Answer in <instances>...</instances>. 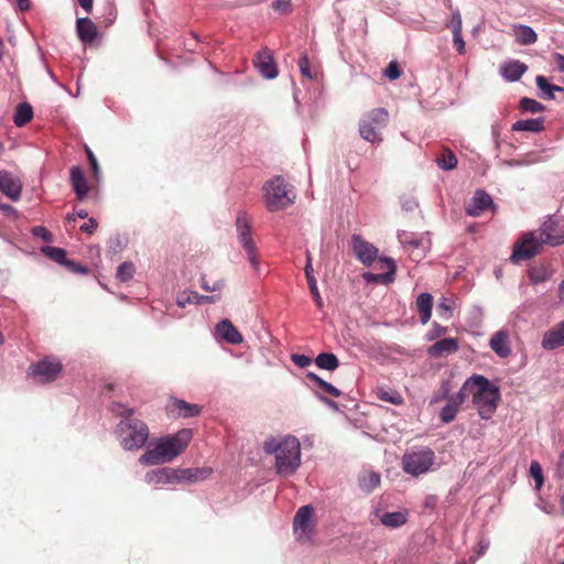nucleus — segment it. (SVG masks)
I'll use <instances>...</instances> for the list:
<instances>
[{
  "label": "nucleus",
  "instance_id": "59",
  "mask_svg": "<svg viewBox=\"0 0 564 564\" xmlns=\"http://www.w3.org/2000/svg\"><path fill=\"white\" fill-rule=\"evenodd\" d=\"M556 473L561 477L564 476V451L560 454L558 462L556 465Z\"/></svg>",
  "mask_w": 564,
  "mask_h": 564
},
{
  "label": "nucleus",
  "instance_id": "52",
  "mask_svg": "<svg viewBox=\"0 0 564 564\" xmlns=\"http://www.w3.org/2000/svg\"><path fill=\"white\" fill-rule=\"evenodd\" d=\"M32 232L35 236L41 237L44 241L50 242L52 240L51 232L46 228H44V227H41V226L34 227L32 229Z\"/></svg>",
  "mask_w": 564,
  "mask_h": 564
},
{
  "label": "nucleus",
  "instance_id": "31",
  "mask_svg": "<svg viewBox=\"0 0 564 564\" xmlns=\"http://www.w3.org/2000/svg\"><path fill=\"white\" fill-rule=\"evenodd\" d=\"M408 521L406 511L387 512L382 516L381 522L386 527L398 528L403 525Z\"/></svg>",
  "mask_w": 564,
  "mask_h": 564
},
{
  "label": "nucleus",
  "instance_id": "61",
  "mask_svg": "<svg viewBox=\"0 0 564 564\" xmlns=\"http://www.w3.org/2000/svg\"><path fill=\"white\" fill-rule=\"evenodd\" d=\"M79 6L87 12L90 13L93 11V2L94 0H77Z\"/></svg>",
  "mask_w": 564,
  "mask_h": 564
},
{
  "label": "nucleus",
  "instance_id": "5",
  "mask_svg": "<svg viewBox=\"0 0 564 564\" xmlns=\"http://www.w3.org/2000/svg\"><path fill=\"white\" fill-rule=\"evenodd\" d=\"M389 120V111L383 107L366 111L358 123L360 138L372 144H380L383 141L382 131L387 128Z\"/></svg>",
  "mask_w": 564,
  "mask_h": 564
},
{
  "label": "nucleus",
  "instance_id": "64",
  "mask_svg": "<svg viewBox=\"0 0 564 564\" xmlns=\"http://www.w3.org/2000/svg\"><path fill=\"white\" fill-rule=\"evenodd\" d=\"M560 490H561L560 506H561L562 514H564V488L561 487Z\"/></svg>",
  "mask_w": 564,
  "mask_h": 564
},
{
  "label": "nucleus",
  "instance_id": "35",
  "mask_svg": "<svg viewBox=\"0 0 564 564\" xmlns=\"http://www.w3.org/2000/svg\"><path fill=\"white\" fill-rule=\"evenodd\" d=\"M42 252L51 260L65 265L67 259L66 251L63 248L46 246L43 247Z\"/></svg>",
  "mask_w": 564,
  "mask_h": 564
},
{
  "label": "nucleus",
  "instance_id": "29",
  "mask_svg": "<svg viewBox=\"0 0 564 564\" xmlns=\"http://www.w3.org/2000/svg\"><path fill=\"white\" fill-rule=\"evenodd\" d=\"M511 129L512 131L541 132L544 130V118L518 120Z\"/></svg>",
  "mask_w": 564,
  "mask_h": 564
},
{
  "label": "nucleus",
  "instance_id": "36",
  "mask_svg": "<svg viewBox=\"0 0 564 564\" xmlns=\"http://www.w3.org/2000/svg\"><path fill=\"white\" fill-rule=\"evenodd\" d=\"M212 473L209 468H187L182 470V479L198 481L207 478Z\"/></svg>",
  "mask_w": 564,
  "mask_h": 564
},
{
  "label": "nucleus",
  "instance_id": "62",
  "mask_svg": "<svg viewBox=\"0 0 564 564\" xmlns=\"http://www.w3.org/2000/svg\"><path fill=\"white\" fill-rule=\"evenodd\" d=\"M194 297L197 299L198 303H213V302H215V297L214 296L198 295V293H194Z\"/></svg>",
  "mask_w": 564,
  "mask_h": 564
},
{
  "label": "nucleus",
  "instance_id": "38",
  "mask_svg": "<svg viewBox=\"0 0 564 564\" xmlns=\"http://www.w3.org/2000/svg\"><path fill=\"white\" fill-rule=\"evenodd\" d=\"M307 377L317 383V386L319 387V389H322L324 392L330 394L332 397L334 398H339L341 395V392L339 391V389H337L336 387H334L333 384H330L329 382L323 380L322 378H319L317 375L313 373V372H310L307 375Z\"/></svg>",
  "mask_w": 564,
  "mask_h": 564
},
{
  "label": "nucleus",
  "instance_id": "54",
  "mask_svg": "<svg viewBox=\"0 0 564 564\" xmlns=\"http://www.w3.org/2000/svg\"><path fill=\"white\" fill-rule=\"evenodd\" d=\"M224 283L220 282V281H217L215 282L213 285H210L208 283V281L203 276L202 278V283H200V286L202 289H204L206 292H215V291H218L223 288Z\"/></svg>",
  "mask_w": 564,
  "mask_h": 564
},
{
  "label": "nucleus",
  "instance_id": "33",
  "mask_svg": "<svg viewBox=\"0 0 564 564\" xmlns=\"http://www.w3.org/2000/svg\"><path fill=\"white\" fill-rule=\"evenodd\" d=\"M380 485V475L375 471H366L359 477V486L364 491L370 492Z\"/></svg>",
  "mask_w": 564,
  "mask_h": 564
},
{
  "label": "nucleus",
  "instance_id": "4",
  "mask_svg": "<svg viewBox=\"0 0 564 564\" xmlns=\"http://www.w3.org/2000/svg\"><path fill=\"white\" fill-rule=\"evenodd\" d=\"M463 391H468L473 395V403L479 415L488 420L496 412L500 392L498 387L492 384L487 378L480 375H474L463 384Z\"/></svg>",
  "mask_w": 564,
  "mask_h": 564
},
{
  "label": "nucleus",
  "instance_id": "9",
  "mask_svg": "<svg viewBox=\"0 0 564 564\" xmlns=\"http://www.w3.org/2000/svg\"><path fill=\"white\" fill-rule=\"evenodd\" d=\"M238 238L248 254L251 265L258 269L257 247L251 236L250 221L246 212H239L236 219Z\"/></svg>",
  "mask_w": 564,
  "mask_h": 564
},
{
  "label": "nucleus",
  "instance_id": "30",
  "mask_svg": "<svg viewBox=\"0 0 564 564\" xmlns=\"http://www.w3.org/2000/svg\"><path fill=\"white\" fill-rule=\"evenodd\" d=\"M312 272H313L312 260H311L310 253H307V263L305 265V275H306L308 288H310L311 294L314 299V302L316 303L317 307H322L323 301H322L321 294L317 289L316 279L313 276Z\"/></svg>",
  "mask_w": 564,
  "mask_h": 564
},
{
  "label": "nucleus",
  "instance_id": "19",
  "mask_svg": "<svg viewBox=\"0 0 564 564\" xmlns=\"http://www.w3.org/2000/svg\"><path fill=\"white\" fill-rule=\"evenodd\" d=\"M22 186L11 173L0 171V191L10 197L12 200H18L21 195Z\"/></svg>",
  "mask_w": 564,
  "mask_h": 564
},
{
  "label": "nucleus",
  "instance_id": "25",
  "mask_svg": "<svg viewBox=\"0 0 564 564\" xmlns=\"http://www.w3.org/2000/svg\"><path fill=\"white\" fill-rule=\"evenodd\" d=\"M508 339V333L505 330H499L491 336L489 346L499 357L506 358L511 352Z\"/></svg>",
  "mask_w": 564,
  "mask_h": 564
},
{
  "label": "nucleus",
  "instance_id": "17",
  "mask_svg": "<svg viewBox=\"0 0 564 564\" xmlns=\"http://www.w3.org/2000/svg\"><path fill=\"white\" fill-rule=\"evenodd\" d=\"M253 63L263 77L268 79H273L278 76L276 65L274 63L271 52L268 48H264L261 52H259Z\"/></svg>",
  "mask_w": 564,
  "mask_h": 564
},
{
  "label": "nucleus",
  "instance_id": "45",
  "mask_svg": "<svg viewBox=\"0 0 564 564\" xmlns=\"http://www.w3.org/2000/svg\"><path fill=\"white\" fill-rule=\"evenodd\" d=\"M85 152L87 154V159L89 161L93 175L98 181L100 177V167L97 162V159H96L95 154L93 153V151L88 147H86Z\"/></svg>",
  "mask_w": 564,
  "mask_h": 564
},
{
  "label": "nucleus",
  "instance_id": "14",
  "mask_svg": "<svg viewBox=\"0 0 564 564\" xmlns=\"http://www.w3.org/2000/svg\"><path fill=\"white\" fill-rule=\"evenodd\" d=\"M314 513V509L312 506L306 505L301 507L293 520V529L294 532H300L301 535H305L308 538L311 533L313 532V525H312V517Z\"/></svg>",
  "mask_w": 564,
  "mask_h": 564
},
{
  "label": "nucleus",
  "instance_id": "16",
  "mask_svg": "<svg viewBox=\"0 0 564 564\" xmlns=\"http://www.w3.org/2000/svg\"><path fill=\"white\" fill-rule=\"evenodd\" d=\"M379 262H380V267L387 271L384 273L366 272L362 274L364 279L368 283L387 284V283L392 282L394 279V273H395V269H397L394 261L389 258H380Z\"/></svg>",
  "mask_w": 564,
  "mask_h": 564
},
{
  "label": "nucleus",
  "instance_id": "34",
  "mask_svg": "<svg viewBox=\"0 0 564 564\" xmlns=\"http://www.w3.org/2000/svg\"><path fill=\"white\" fill-rule=\"evenodd\" d=\"M315 364L321 369L330 370V371L337 369L339 366L338 358L332 352L319 354L315 359Z\"/></svg>",
  "mask_w": 564,
  "mask_h": 564
},
{
  "label": "nucleus",
  "instance_id": "3",
  "mask_svg": "<svg viewBox=\"0 0 564 564\" xmlns=\"http://www.w3.org/2000/svg\"><path fill=\"white\" fill-rule=\"evenodd\" d=\"M110 410L122 417L117 425V435L119 437L120 445L126 451H137L142 448L150 436L148 425L143 421L133 417V409L126 408L120 403H112Z\"/></svg>",
  "mask_w": 564,
  "mask_h": 564
},
{
  "label": "nucleus",
  "instance_id": "24",
  "mask_svg": "<svg viewBox=\"0 0 564 564\" xmlns=\"http://www.w3.org/2000/svg\"><path fill=\"white\" fill-rule=\"evenodd\" d=\"M458 350V341L455 338H443L429 348L432 357L440 358L445 355L453 354Z\"/></svg>",
  "mask_w": 564,
  "mask_h": 564
},
{
  "label": "nucleus",
  "instance_id": "44",
  "mask_svg": "<svg viewBox=\"0 0 564 564\" xmlns=\"http://www.w3.org/2000/svg\"><path fill=\"white\" fill-rule=\"evenodd\" d=\"M402 75V70L395 61H391L387 68L384 69V76L389 78L390 80H395L400 78Z\"/></svg>",
  "mask_w": 564,
  "mask_h": 564
},
{
  "label": "nucleus",
  "instance_id": "48",
  "mask_svg": "<svg viewBox=\"0 0 564 564\" xmlns=\"http://www.w3.org/2000/svg\"><path fill=\"white\" fill-rule=\"evenodd\" d=\"M64 267L74 273L86 274L88 272V269L85 265H83L80 263H76L73 260H67Z\"/></svg>",
  "mask_w": 564,
  "mask_h": 564
},
{
  "label": "nucleus",
  "instance_id": "51",
  "mask_svg": "<svg viewBox=\"0 0 564 564\" xmlns=\"http://www.w3.org/2000/svg\"><path fill=\"white\" fill-rule=\"evenodd\" d=\"M98 227V223L95 218H89L87 223L80 226V231L88 235H93Z\"/></svg>",
  "mask_w": 564,
  "mask_h": 564
},
{
  "label": "nucleus",
  "instance_id": "41",
  "mask_svg": "<svg viewBox=\"0 0 564 564\" xmlns=\"http://www.w3.org/2000/svg\"><path fill=\"white\" fill-rule=\"evenodd\" d=\"M134 265L132 262H123L118 267L117 278L122 282L129 281L134 274Z\"/></svg>",
  "mask_w": 564,
  "mask_h": 564
},
{
  "label": "nucleus",
  "instance_id": "58",
  "mask_svg": "<svg viewBox=\"0 0 564 564\" xmlns=\"http://www.w3.org/2000/svg\"><path fill=\"white\" fill-rule=\"evenodd\" d=\"M291 6V0H274L273 8L280 11H288Z\"/></svg>",
  "mask_w": 564,
  "mask_h": 564
},
{
  "label": "nucleus",
  "instance_id": "46",
  "mask_svg": "<svg viewBox=\"0 0 564 564\" xmlns=\"http://www.w3.org/2000/svg\"><path fill=\"white\" fill-rule=\"evenodd\" d=\"M447 26L452 30L453 33L462 32L463 26H462V18H460L459 12H456L452 15V19L448 22Z\"/></svg>",
  "mask_w": 564,
  "mask_h": 564
},
{
  "label": "nucleus",
  "instance_id": "2",
  "mask_svg": "<svg viewBox=\"0 0 564 564\" xmlns=\"http://www.w3.org/2000/svg\"><path fill=\"white\" fill-rule=\"evenodd\" d=\"M263 452L267 455H274L276 474L282 477L293 475L301 466V444L295 436H271L264 441Z\"/></svg>",
  "mask_w": 564,
  "mask_h": 564
},
{
  "label": "nucleus",
  "instance_id": "60",
  "mask_svg": "<svg viewBox=\"0 0 564 564\" xmlns=\"http://www.w3.org/2000/svg\"><path fill=\"white\" fill-rule=\"evenodd\" d=\"M553 57L558 70L564 73V55L555 53Z\"/></svg>",
  "mask_w": 564,
  "mask_h": 564
},
{
  "label": "nucleus",
  "instance_id": "18",
  "mask_svg": "<svg viewBox=\"0 0 564 564\" xmlns=\"http://www.w3.org/2000/svg\"><path fill=\"white\" fill-rule=\"evenodd\" d=\"M202 409L203 408L198 404L188 403L177 398L172 399L167 405L169 413L176 414V416L184 419L198 416Z\"/></svg>",
  "mask_w": 564,
  "mask_h": 564
},
{
  "label": "nucleus",
  "instance_id": "55",
  "mask_svg": "<svg viewBox=\"0 0 564 564\" xmlns=\"http://www.w3.org/2000/svg\"><path fill=\"white\" fill-rule=\"evenodd\" d=\"M453 42H454V45L457 50V52L459 54H464L465 53V42L463 40V34L462 32H458V33H453Z\"/></svg>",
  "mask_w": 564,
  "mask_h": 564
},
{
  "label": "nucleus",
  "instance_id": "42",
  "mask_svg": "<svg viewBox=\"0 0 564 564\" xmlns=\"http://www.w3.org/2000/svg\"><path fill=\"white\" fill-rule=\"evenodd\" d=\"M530 474L533 477L535 481L536 489H540L543 485L544 478H543V471L542 467L538 462H532L530 465Z\"/></svg>",
  "mask_w": 564,
  "mask_h": 564
},
{
  "label": "nucleus",
  "instance_id": "21",
  "mask_svg": "<svg viewBox=\"0 0 564 564\" xmlns=\"http://www.w3.org/2000/svg\"><path fill=\"white\" fill-rule=\"evenodd\" d=\"M76 31L79 40L85 44L93 43L98 35L97 26L89 18H78Z\"/></svg>",
  "mask_w": 564,
  "mask_h": 564
},
{
  "label": "nucleus",
  "instance_id": "43",
  "mask_svg": "<svg viewBox=\"0 0 564 564\" xmlns=\"http://www.w3.org/2000/svg\"><path fill=\"white\" fill-rule=\"evenodd\" d=\"M535 83L539 89L543 91L544 99H554V95L551 94L552 85L547 82V79L544 76H536Z\"/></svg>",
  "mask_w": 564,
  "mask_h": 564
},
{
  "label": "nucleus",
  "instance_id": "7",
  "mask_svg": "<svg viewBox=\"0 0 564 564\" xmlns=\"http://www.w3.org/2000/svg\"><path fill=\"white\" fill-rule=\"evenodd\" d=\"M435 460V453L430 447H420L408 451L402 456L403 470L412 476L427 473Z\"/></svg>",
  "mask_w": 564,
  "mask_h": 564
},
{
  "label": "nucleus",
  "instance_id": "39",
  "mask_svg": "<svg viewBox=\"0 0 564 564\" xmlns=\"http://www.w3.org/2000/svg\"><path fill=\"white\" fill-rule=\"evenodd\" d=\"M519 108L522 111L531 112V113H539L545 110V106L535 99L523 97L521 98L519 102Z\"/></svg>",
  "mask_w": 564,
  "mask_h": 564
},
{
  "label": "nucleus",
  "instance_id": "8",
  "mask_svg": "<svg viewBox=\"0 0 564 564\" xmlns=\"http://www.w3.org/2000/svg\"><path fill=\"white\" fill-rule=\"evenodd\" d=\"M63 371V364L55 357H46L34 362L29 368V375L39 383H50L58 379Z\"/></svg>",
  "mask_w": 564,
  "mask_h": 564
},
{
  "label": "nucleus",
  "instance_id": "53",
  "mask_svg": "<svg viewBox=\"0 0 564 564\" xmlns=\"http://www.w3.org/2000/svg\"><path fill=\"white\" fill-rule=\"evenodd\" d=\"M529 275H530L531 282L534 284L544 282L547 278L546 273L544 271H539V270H531Z\"/></svg>",
  "mask_w": 564,
  "mask_h": 564
},
{
  "label": "nucleus",
  "instance_id": "1",
  "mask_svg": "<svg viewBox=\"0 0 564 564\" xmlns=\"http://www.w3.org/2000/svg\"><path fill=\"white\" fill-rule=\"evenodd\" d=\"M192 438L191 429H183L173 435L161 437L152 446H148L139 462L145 466L170 463L187 448Z\"/></svg>",
  "mask_w": 564,
  "mask_h": 564
},
{
  "label": "nucleus",
  "instance_id": "56",
  "mask_svg": "<svg viewBox=\"0 0 564 564\" xmlns=\"http://www.w3.org/2000/svg\"><path fill=\"white\" fill-rule=\"evenodd\" d=\"M399 240L403 245H410L415 248L419 247V245H420L419 240H414V239L410 238L409 235L405 232L399 235Z\"/></svg>",
  "mask_w": 564,
  "mask_h": 564
},
{
  "label": "nucleus",
  "instance_id": "57",
  "mask_svg": "<svg viewBox=\"0 0 564 564\" xmlns=\"http://www.w3.org/2000/svg\"><path fill=\"white\" fill-rule=\"evenodd\" d=\"M76 217L82 218V219L87 218L88 217V213L85 209H78L76 212V214H68L66 216V220L68 223H75L76 221Z\"/></svg>",
  "mask_w": 564,
  "mask_h": 564
},
{
  "label": "nucleus",
  "instance_id": "22",
  "mask_svg": "<svg viewBox=\"0 0 564 564\" xmlns=\"http://www.w3.org/2000/svg\"><path fill=\"white\" fill-rule=\"evenodd\" d=\"M69 178L77 199L83 200L89 192V186L83 170L79 166H73L70 169Z\"/></svg>",
  "mask_w": 564,
  "mask_h": 564
},
{
  "label": "nucleus",
  "instance_id": "11",
  "mask_svg": "<svg viewBox=\"0 0 564 564\" xmlns=\"http://www.w3.org/2000/svg\"><path fill=\"white\" fill-rule=\"evenodd\" d=\"M536 232L544 245L560 246L564 242V219L552 216L542 224Z\"/></svg>",
  "mask_w": 564,
  "mask_h": 564
},
{
  "label": "nucleus",
  "instance_id": "37",
  "mask_svg": "<svg viewBox=\"0 0 564 564\" xmlns=\"http://www.w3.org/2000/svg\"><path fill=\"white\" fill-rule=\"evenodd\" d=\"M438 166L445 171H451L457 165V158L451 150H444L436 159Z\"/></svg>",
  "mask_w": 564,
  "mask_h": 564
},
{
  "label": "nucleus",
  "instance_id": "49",
  "mask_svg": "<svg viewBox=\"0 0 564 564\" xmlns=\"http://www.w3.org/2000/svg\"><path fill=\"white\" fill-rule=\"evenodd\" d=\"M379 398L383 401H388L392 404H400L402 402V398L400 394L398 393H390L388 391H382L380 394H379Z\"/></svg>",
  "mask_w": 564,
  "mask_h": 564
},
{
  "label": "nucleus",
  "instance_id": "32",
  "mask_svg": "<svg viewBox=\"0 0 564 564\" xmlns=\"http://www.w3.org/2000/svg\"><path fill=\"white\" fill-rule=\"evenodd\" d=\"M33 118V109L30 104L22 102L17 107L14 115V123L18 127H23Z\"/></svg>",
  "mask_w": 564,
  "mask_h": 564
},
{
  "label": "nucleus",
  "instance_id": "47",
  "mask_svg": "<svg viewBox=\"0 0 564 564\" xmlns=\"http://www.w3.org/2000/svg\"><path fill=\"white\" fill-rule=\"evenodd\" d=\"M291 358L292 361L300 368H306L312 364V359L305 355L294 354Z\"/></svg>",
  "mask_w": 564,
  "mask_h": 564
},
{
  "label": "nucleus",
  "instance_id": "26",
  "mask_svg": "<svg viewBox=\"0 0 564 564\" xmlns=\"http://www.w3.org/2000/svg\"><path fill=\"white\" fill-rule=\"evenodd\" d=\"M420 319L426 324L432 316L433 296L430 293H421L415 301Z\"/></svg>",
  "mask_w": 564,
  "mask_h": 564
},
{
  "label": "nucleus",
  "instance_id": "6",
  "mask_svg": "<svg viewBox=\"0 0 564 564\" xmlns=\"http://www.w3.org/2000/svg\"><path fill=\"white\" fill-rule=\"evenodd\" d=\"M265 206L270 212H278L294 203L295 193L285 180L278 175L263 186Z\"/></svg>",
  "mask_w": 564,
  "mask_h": 564
},
{
  "label": "nucleus",
  "instance_id": "20",
  "mask_svg": "<svg viewBox=\"0 0 564 564\" xmlns=\"http://www.w3.org/2000/svg\"><path fill=\"white\" fill-rule=\"evenodd\" d=\"M216 334L229 344H241L243 337L229 319H223L216 325Z\"/></svg>",
  "mask_w": 564,
  "mask_h": 564
},
{
  "label": "nucleus",
  "instance_id": "15",
  "mask_svg": "<svg viewBox=\"0 0 564 564\" xmlns=\"http://www.w3.org/2000/svg\"><path fill=\"white\" fill-rule=\"evenodd\" d=\"M444 398L447 399V403L443 406L440 419L443 423H451L455 420L457 412L466 399V393L463 388L455 394Z\"/></svg>",
  "mask_w": 564,
  "mask_h": 564
},
{
  "label": "nucleus",
  "instance_id": "10",
  "mask_svg": "<svg viewBox=\"0 0 564 564\" xmlns=\"http://www.w3.org/2000/svg\"><path fill=\"white\" fill-rule=\"evenodd\" d=\"M544 243L538 237L536 231L525 232L522 238L514 245L511 260L519 262L522 260H529L536 256Z\"/></svg>",
  "mask_w": 564,
  "mask_h": 564
},
{
  "label": "nucleus",
  "instance_id": "50",
  "mask_svg": "<svg viewBox=\"0 0 564 564\" xmlns=\"http://www.w3.org/2000/svg\"><path fill=\"white\" fill-rule=\"evenodd\" d=\"M452 307H453L452 301L446 297L442 299L441 303L438 304V311L441 312V314L444 313V316L446 318H448L451 316Z\"/></svg>",
  "mask_w": 564,
  "mask_h": 564
},
{
  "label": "nucleus",
  "instance_id": "13",
  "mask_svg": "<svg viewBox=\"0 0 564 564\" xmlns=\"http://www.w3.org/2000/svg\"><path fill=\"white\" fill-rule=\"evenodd\" d=\"M495 208L491 196L482 189H477L466 207V214L473 217L480 216L484 212Z\"/></svg>",
  "mask_w": 564,
  "mask_h": 564
},
{
  "label": "nucleus",
  "instance_id": "23",
  "mask_svg": "<svg viewBox=\"0 0 564 564\" xmlns=\"http://www.w3.org/2000/svg\"><path fill=\"white\" fill-rule=\"evenodd\" d=\"M561 346H564V321L547 330L542 339V347L545 349H555Z\"/></svg>",
  "mask_w": 564,
  "mask_h": 564
},
{
  "label": "nucleus",
  "instance_id": "12",
  "mask_svg": "<svg viewBox=\"0 0 564 564\" xmlns=\"http://www.w3.org/2000/svg\"><path fill=\"white\" fill-rule=\"evenodd\" d=\"M352 250L357 259L366 265H370L378 257V249L358 235L352 236Z\"/></svg>",
  "mask_w": 564,
  "mask_h": 564
},
{
  "label": "nucleus",
  "instance_id": "63",
  "mask_svg": "<svg viewBox=\"0 0 564 564\" xmlns=\"http://www.w3.org/2000/svg\"><path fill=\"white\" fill-rule=\"evenodd\" d=\"M15 1H17L18 7L20 8V10L28 11L30 9V6H31L30 0H15Z\"/></svg>",
  "mask_w": 564,
  "mask_h": 564
},
{
  "label": "nucleus",
  "instance_id": "40",
  "mask_svg": "<svg viewBox=\"0 0 564 564\" xmlns=\"http://www.w3.org/2000/svg\"><path fill=\"white\" fill-rule=\"evenodd\" d=\"M299 67L302 76L315 79L317 77V72L312 69L311 62L308 59V56L306 54H303L299 59Z\"/></svg>",
  "mask_w": 564,
  "mask_h": 564
},
{
  "label": "nucleus",
  "instance_id": "27",
  "mask_svg": "<svg viewBox=\"0 0 564 564\" xmlns=\"http://www.w3.org/2000/svg\"><path fill=\"white\" fill-rule=\"evenodd\" d=\"M528 66L520 61H510L501 67L502 76L510 82L519 80L527 72Z\"/></svg>",
  "mask_w": 564,
  "mask_h": 564
},
{
  "label": "nucleus",
  "instance_id": "28",
  "mask_svg": "<svg viewBox=\"0 0 564 564\" xmlns=\"http://www.w3.org/2000/svg\"><path fill=\"white\" fill-rule=\"evenodd\" d=\"M513 35L520 45H530L536 42L538 35L534 30L528 25H514Z\"/></svg>",
  "mask_w": 564,
  "mask_h": 564
}]
</instances>
